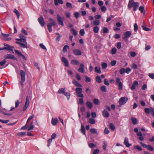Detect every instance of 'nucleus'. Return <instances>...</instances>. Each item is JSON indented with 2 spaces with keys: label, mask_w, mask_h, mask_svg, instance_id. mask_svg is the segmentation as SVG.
<instances>
[{
  "label": "nucleus",
  "mask_w": 154,
  "mask_h": 154,
  "mask_svg": "<svg viewBox=\"0 0 154 154\" xmlns=\"http://www.w3.org/2000/svg\"><path fill=\"white\" fill-rule=\"evenodd\" d=\"M21 32L23 34H24L25 35H27L28 34L26 32V30H24L23 29H22L21 30Z\"/></svg>",
  "instance_id": "60"
},
{
  "label": "nucleus",
  "mask_w": 154,
  "mask_h": 154,
  "mask_svg": "<svg viewBox=\"0 0 154 154\" xmlns=\"http://www.w3.org/2000/svg\"><path fill=\"white\" fill-rule=\"evenodd\" d=\"M82 89L80 88H77L75 89L76 92L77 94V96L80 97H83L84 95L82 93Z\"/></svg>",
  "instance_id": "4"
},
{
  "label": "nucleus",
  "mask_w": 154,
  "mask_h": 154,
  "mask_svg": "<svg viewBox=\"0 0 154 154\" xmlns=\"http://www.w3.org/2000/svg\"><path fill=\"white\" fill-rule=\"evenodd\" d=\"M131 68L133 69H136L137 68V65L134 63H133L131 66Z\"/></svg>",
  "instance_id": "51"
},
{
  "label": "nucleus",
  "mask_w": 154,
  "mask_h": 154,
  "mask_svg": "<svg viewBox=\"0 0 154 154\" xmlns=\"http://www.w3.org/2000/svg\"><path fill=\"white\" fill-rule=\"evenodd\" d=\"M106 88L105 86H103L101 87V90L103 92L106 91Z\"/></svg>",
  "instance_id": "52"
},
{
  "label": "nucleus",
  "mask_w": 154,
  "mask_h": 154,
  "mask_svg": "<svg viewBox=\"0 0 154 154\" xmlns=\"http://www.w3.org/2000/svg\"><path fill=\"white\" fill-rule=\"evenodd\" d=\"M93 102L94 104L98 105L99 103V100L97 99H94L93 100Z\"/></svg>",
  "instance_id": "45"
},
{
  "label": "nucleus",
  "mask_w": 154,
  "mask_h": 154,
  "mask_svg": "<svg viewBox=\"0 0 154 154\" xmlns=\"http://www.w3.org/2000/svg\"><path fill=\"white\" fill-rule=\"evenodd\" d=\"M13 11L16 14L17 18H19L20 16V14L18 10L16 9H15Z\"/></svg>",
  "instance_id": "36"
},
{
  "label": "nucleus",
  "mask_w": 154,
  "mask_h": 154,
  "mask_svg": "<svg viewBox=\"0 0 154 154\" xmlns=\"http://www.w3.org/2000/svg\"><path fill=\"white\" fill-rule=\"evenodd\" d=\"M38 20L40 25L42 27H43L45 24V23L44 21V18L42 16H41L40 17H39Z\"/></svg>",
  "instance_id": "10"
},
{
  "label": "nucleus",
  "mask_w": 154,
  "mask_h": 154,
  "mask_svg": "<svg viewBox=\"0 0 154 154\" xmlns=\"http://www.w3.org/2000/svg\"><path fill=\"white\" fill-rule=\"evenodd\" d=\"M131 71V69L129 67L127 68L125 70V72L127 74H129Z\"/></svg>",
  "instance_id": "48"
},
{
  "label": "nucleus",
  "mask_w": 154,
  "mask_h": 154,
  "mask_svg": "<svg viewBox=\"0 0 154 154\" xmlns=\"http://www.w3.org/2000/svg\"><path fill=\"white\" fill-rule=\"evenodd\" d=\"M131 35V33L130 31H127L125 32L124 34V36L128 38Z\"/></svg>",
  "instance_id": "27"
},
{
  "label": "nucleus",
  "mask_w": 154,
  "mask_h": 154,
  "mask_svg": "<svg viewBox=\"0 0 154 154\" xmlns=\"http://www.w3.org/2000/svg\"><path fill=\"white\" fill-rule=\"evenodd\" d=\"M58 122L57 118H52L51 120V123L53 125H56Z\"/></svg>",
  "instance_id": "17"
},
{
  "label": "nucleus",
  "mask_w": 154,
  "mask_h": 154,
  "mask_svg": "<svg viewBox=\"0 0 154 154\" xmlns=\"http://www.w3.org/2000/svg\"><path fill=\"white\" fill-rule=\"evenodd\" d=\"M103 115L105 117H108L109 116V114L108 112L106 109H104L102 112Z\"/></svg>",
  "instance_id": "18"
},
{
  "label": "nucleus",
  "mask_w": 154,
  "mask_h": 154,
  "mask_svg": "<svg viewBox=\"0 0 154 154\" xmlns=\"http://www.w3.org/2000/svg\"><path fill=\"white\" fill-rule=\"evenodd\" d=\"M101 66L103 69H105L106 68L107 65L106 63H103L101 64Z\"/></svg>",
  "instance_id": "49"
},
{
  "label": "nucleus",
  "mask_w": 154,
  "mask_h": 154,
  "mask_svg": "<svg viewBox=\"0 0 154 154\" xmlns=\"http://www.w3.org/2000/svg\"><path fill=\"white\" fill-rule=\"evenodd\" d=\"M125 72V69L124 68H122L119 70V72L120 74H122Z\"/></svg>",
  "instance_id": "58"
},
{
  "label": "nucleus",
  "mask_w": 154,
  "mask_h": 154,
  "mask_svg": "<svg viewBox=\"0 0 154 154\" xmlns=\"http://www.w3.org/2000/svg\"><path fill=\"white\" fill-rule=\"evenodd\" d=\"M4 57L5 59H11L17 61V59L16 57L14 55L11 54L5 55Z\"/></svg>",
  "instance_id": "9"
},
{
  "label": "nucleus",
  "mask_w": 154,
  "mask_h": 154,
  "mask_svg": "<svg viewBox=\"0 0 154 154\" xmlns=\"http://www.w3.org/2000/svg\"><path fill=\"white\" fill-rule=\"evenodd\" d=\"M71 63L74 65H78L79 64V62L76 60H72L71 61Z\"/></svg>",
  "instance_id": "22"
},
{
  "label": "nucleus",
  "mask_w": 154,
  "mask_h": 154,
  "mask_svg": "<svg viewBox=\"0 0 154 154\" xmlns=\"http://www.w3.org/2000/svg\"><path fill=\"white\" fill-rule=\"evenodd\" d=\"M95 71L98 73H100L101 72L100 67L96 66L95 67Z\"/></svg>",
  "instance_id": "34"
},
{
  "label": "nucleus",
  "mask_w": 154,
  "mask_h": 154,
  "mask_svg": "<svg viewBox=\"0 0 154 154\" xmlns=\"http://www.w3.org/2000/svg\"><path fill=\"white\" fill-rule=\"evenodd\" d=\"M138 84V82L137 81H135L133 84L132 85L131 87V90H134L135 89V86L137 85Z\"/></svg>",
  "instance_id": "23"
},
{
  "label": "nucleus",
  "mask_w": 154,
  "mask_h": 154,
  "mask_svg": "<svg viewBox=\"0 0 154 154\" xmlns=\"http://www.w3.org/2000/svg\"><path fill=\"white\" fill-rule=\"evenodd\" d=\"M104 84L107 85H109V84L106 79H105L104 80Z\"/></svg>",
  "instance_id": "59"
},
{
  "label": "nucleus",
  "mask_w": 154,
  "mask_h": 154,
  "mask_svg": "<svg viewBox=\"0 0 154 154\" xmlns=\"http://www.w3.org/2000/svg\"><path fill=\"white\" fill-rule=\"evenodd\" d=\"M91 116L93 119H95L96 117V114L94 112H93L91 113Z\"/></svg>",
  "instance_id": "61"
},
{
  "label": "nucleus",
  "mask_w": 154,
  "mask_h": 154,
  "mask_svg": "<svg viewBox=\"0 0 154 154\" xmlns=\"http://www.w3.org/2000/svg\"><path fill=\"white\" fill-rule=\"evenodd\" d=\"M88 122L91 124L94 125L95 123V120L94 119L90 118L88 120Z\"/></svg>",
  "instance_id": "28"
},
{
  "label": "nucleus",
  "mask_w": 154,
  "mask_h": 154,
  "mask_svg": "<svg viewBox=\"0 0 154 154\" xmlns=\"http://www.w3.org/2000/svg\"><path fill=\"white\" fill-rule=\"evenodd\" d=\"M99 30V28L98 26H95L93 28L94 32L95 33H98Z\"/></svg>",
  "instance_id": "32"
},
{
  "label": "nucleus",
  "mask_w": 154,
  "mask_h": 154,
  "mask_svg": "<svg viewBox=\"0 0 154 154\" xmlns=\"http://www.w3.org/2000/svg\"><path fill=\"white\" fill-rule=\"evenodd\" d=\"M90 131L93 134H97V130L94 128H91L90 129Z\"/></svg>",
  "instance_id": "30"
},
{
  "label": "nucleus",
  "mask_w": 154,
  "mask_h": 154,
  "mask_svg": "<svg viewBox=\"0 0 154 154\" xmlns=\"http://www.w3.org/2000/svg\"><path fill=\"white\" fill-rule=\"evenodd\" d=\"M91 24L94 26H97L99 25L100 24V21L97 20H95L91 23Z\"/></svg>",
  "instance_id": "19"
},
{
  "label": "nucleus",
  "mask_w": 154,
  "mask_h": 154,
  "mask_svg": "<svg viewBox=\"0 0 154 154\" xmlns=\"http://www.w3.org/2000/svg\"><path fill=\"white\" fill-rule=\"evenodd\" d=\"M128 100V99L127 98L122 97L120 98L119 102L120 105H123L126 103Z\"/></svg>",
  "instance_id": "7"
},
{
  "label": "nucleus",
  "mask_w": 154,
  "mask_h": 154,
  "mask_svg": "<svg viewBox=\"0 0 154 154\" xmlns=\"http://www.w3.org/2000/svg\"><path fill=\"white\" fill-rule=\"evenodd\" d=\"M100 9L102 12H105L106 10V8L104 6H101Z\"/></svg>",
  "instance_id": "56"
},
{
  "label": "nucleus",
  "mask_w": 154,
  "mask_h": 154,
  "mask_svg": "<svg viewBox=\"0 0 154 154\" xmlns=\"http://www.w3.org/2000/svg\"><path fill=\"white\" fill-rule=\"evenodd\" d=\"M66 90L64 88H60L58 92L59 94H63L64 95L66 93Z\"/></svg>",
  "instance_id": "20"
},
{
  "label": "nucleus",
  "mask_w": 154,
  "mask_h": 154,
  "mask_svg": "<svg viewBox=\"0 0 154 154\" xmlns=\"http://www.w3.org/2000/svg\"><path fill=\"white\" fill-rule=\"evenodd\" d=\"M119 85V89L121 90H122L123 88L122 84V83H120L118 84Z\"/></svg>",
  "instance_id": "63"
},
{
  "label": "nucleus",
  "mask_w": 154,
  "mask_h": 154,
  "mask_svg": "<svg viewBox=\"0 0 154 154\" xmlns=\"http://www.w3.org/2000/svg\"><path fill=\"white\" fill-rule=\"evenodd\" d=\"M16 43L17 44H19L20 45L21 47L23 48H27V46L26 45V44H23L21 42H16Z\"/></svg>",
  "instance_id": "21"
},
{
  "label": "nucleus",
  "mask_w": 154,
  "mask_h": 154,
  "mask_svg": "<svg viewBox=\"0 0 154 154\" xmlns=\"http://www.w3.org/2000/svg\"><path fill=\"white\" fill-rule=\"evenodd\" d=\"M81 131L84 135H85V131L84 126L82 124L81 125Z\"/></svg>",
  "instance_id": "25"
},
{
  "label": "nucleus",
  "mask_w": 154,
  "mask_h": 154,
  "mask_svg": "<svg viewBox=\"0 0 154 154\" xmlns=\"http://www.w3.org/2000/svg\"><path fill=\"white\" fill-rule=\"evenodd\" d=\"M14 51L15 53L17 55H18V56L20 57H22V58L25 60H26V58L25 56H24L21 53L17 51V50H14Z\"/></svg>",
  "instance_id": "16"
},
{
  "label": "nucleus",
  "mask_w": 154,
  "mask_h": 154,
  "mask_svg": "<svg viewBox=\"0 0 154 154\" xmlns=\"http://www.w3.org/2000/svg\"><path fill=\"white\" fill-rule=\"evenodd\" d=\"M104 134H107L109 133V131L107 128H106L104 130Z\"/></svg>",
  "instance_id": "46"
},
{
  "label": "nucleus",
  "mask_w": 154,
  "mask_h": 154,
  "mask_svg": "<svg viewBox=\"0 0 154 154\" xmlns=\"http://www.w3.org/2000/svg\"><path fill=\"white\" fill-rule=\"evenodd\" d=\"M124 144L127 147H129L131 145V144L129 143L128 139L127 137H125L124 141Z\"/></svg>",
  "instance_id": "13"
},
{
  "label": "nucleus",
  "mask_w": 154,
  "mask_h": 154,
  "mask_svg": "<svg viewBox=\"0 0 154 154\" xmlns=\"http://www.w3.org/2000/svg\"><path fill=\"white\" fill-rule=\"evenodd\" d=\"M138 29V26L137 24L135 23L134 24V30L135 31H137Z\"/></svg>",
  "instance_id": "53"
},
{
  "label": "nucleus",
  "mask_w": 154,
  "mask_h": 154,
  "mask_svg": "<svg viewBox=\"0 0 154 154\" xmlns=\"http://www.w3.org/2000/svg\"><path fill=\"white\" fill-rule=\"evenodd\" d=\"M57 19L59 24L63 26H64L63 21L64 20V17H61L59 14H57Z\"/></svg>",
  "instance_id": "3"
},
{
  "label": "nucleus",
  "mask_w": 154,
  "mask_h": 154,
  "mask_svg": "<svg viewBox=\"0 0 154 154\" xmlns=\"http://www.w3.org/2000/svg\"><path fill=\"white\" fill-rule=\"evenodd\" d=\"M20 74L21 77V81H20L19 83L22 85V87L23 86V82L25 81L26 80V73L23 70H21L20 71Z\"/></svg>",
  "instance_id": "2"
},
{
  "label": "nucleus",
  "mask_w": 154,
  "mask_h": 154,
  "mask_svg": "<svg viewBox=\"0 0 154 154\" xmlns=\"http://www.w3.org/2000/svg\"><path fill=\"white\" fill-rule=\"evenodd\" d=\"M116 49L115 48H113L112 49L111 53L112 54H114L116 53Z\"/></svg>",
  "instance_id": "41"
},
{
  "label": "nucleus",
  "mask_w": 154,
  "mask_h": 154,
  "mask_svg": "<svg viewBox=\"0 0 154 154\" xmlns=\"http://www.w3.org/2000/svg\"><path fill=\"white\" fill-rule=\"evenodd\" d=\"M85 33V31L84 29H81L79 32L80 34L82 36H83L84 35Z\"/></svg>",
  "instance_id": "47"
},
{
  "label": "nucleus",
  "mask_w": 154,
  "mask_h": 154,
  "mask_svg": "<svg viewBox=\"0 0 154 154\" xmlns=\"http://www.w3.org/2000/svg\"><path fill=\"white\" fill-rule=\"evenodd\" d=\"M103 149L104 150H106V147L107 145V143L105 141H104L103 142Z\"/></svg>",
  "instance_id": "54"
},
{
  "label": "nucleus",
  "mask_w": 154,
  "mask_h": 154,
  "mask_svg": "<svg viewBox=\"0 0 154 154\" xmlns=\"http://www.w3.org/2000/svg\"><path fill=\"white\" fill-rule=\"evenodd\" d=\"M110 128L112 131H114L115 129V126L112 123H110L109 125Z\"/></svg>",
  "instance_id": "35"
},
{
  "label": "nucleus",
  "mask_w": 154,
  "mask_h": 154,
  "mask_svg": "<svg viewBox=\"0 0 154 154\" xmlns=\"http://www.w3.org/2000/svg\"><path fill=\"white\" fill-rule=\"evenodd\" d=\"M56 24V23L55 21L52 22L51 23L48 24L47 25V27L49 31L51 32L52 31V26H54Z\"/></svg>",
  "instance_id": "8"
},
{
  "label": "nucleus",
  "mask_w": 154,
  "mask_h": 154,
  "mask_svg": "<svg viewBox=\"0 0 154 154\" xmlns=\"http://www.w3.org/2000/svg\"><path fill=\"white\" fill-rule=\"evenodd\" d=\"M138 6L139 4L138 2H134V0H130L129 2L128 7L129 8L133 7V10L135 11L137 10Z\"/></svg>",
  "instance_id": "1"
},
{
  "label": "nucleus",
  "mask_w": 154,
  "mask_h": 154,
  "mask_svg": "<svg viewBox=\"0 0 154 154\" xmlns=\"http://www.w3.org/2000/svg\"><path fill=\"white\" fill-rule=\"evenodd\" d=\"M67 48H69L68 46L67 45H65V46H64V47L63 48V51L64 52H66L67 51Z\"/></svg>",
  "instance_id": "44"
},
{
  "label": "nucleus",
  "mask_w": 154,
  "mask_h": 154,
  "mask_svg": "<svg viewBox=\"0 0 154 154\" xmlns=\"http://www.w3.org/2000/svg\"><path fill=\"white\" fill-rule=\"evenodd\" d=\"M96 81L98 83H100L101 82V80L100 76H97L96 78Z\"/></svg>",
  "instance_id": "40"
},
{
  "label": "nucleus",
  "mask_w": 154,
  "mask_h": 154,
  "mask_svg": "<svg viewBox=\"0 0 154 154\" xmlns=\"http://www.w3.org/2000/svg\"><path fill=\"white\" fill-rule=\"evenodd\" d=\"M34 125H30L29 126V128L28 129V131H30L32 130L34 128Z\"/></svg>",
  "instance_id": "64"
},
{
  "label": "nucleus",
  "mask_w": 154,
  "mask_h": 154,
  "mask_svg": "<svg viewBox=\"0 0 154 154\" xmlns=\"http://www.w3.org/2000/svg\"><path fill=\"white\" fill-rule=\"evenodd\" d=\"M73 53L75 55H80L82 54L81 51L79 49H75L73 51Z\"/></svg>",
  "instance_id": "15"
},
{
  "label": "nucleus",
  "mask_w": 154,
  "mask_h": 154,
  "mask_svg": "<svg viewBox=\"0 0 154 154\" xmlns=\"http://www.w3.org/2000/svg\"><path fill=\"white\" fill-rule=\"evenodd\" d=\"M54 4L55 5H57L59 3L62 4H63V1L62 0H54Z\"/></svg>",
  "instance_id": "26"
},
{
  "label": "nucleus",
  "mask_w": 154,
  "mask_h": 154,
  "mask_svg": "<svg viewBox=\"0 0 154 154\" xmlns=\"http://www.w3.org/2000/svg\"><path fill=\"white\" fill-rule=\"evenodd\" d=\"M145 112L147 114H149L151 112L152 116H154V109L152 107L150 108H146L144 109Z\"/></svg>",
  "instance_id": "5"
},
{
  "label": "nucleus",
  "mask_w": 154,
  "mask_h": 154,
  "mask_svg": "<svg viewBox=\"0 0 154 154\" xmlns=\"http://www.w3.org/2000/svg\"><path fill=\"white\" fill-rule=\"evenodd\" d=\"M6 63V61L5 59H4L2 61L0 62V66H3Z\"/></svg>",
  "instance_id": "55"
},
{
  "label": "nucleus",
  "mask_w": 154,
  "mask_h": 154,
  "mask_svg": "<svg viewBox=\"0 0 154 154\" xmlns=\"http://www.w3.org/2000/svg\"><path fill=\"white\" fill-rule=\"evenodd\" d=\"M73 83L76 86L79 87H82V85L81 84H79L77 81L76 80L74 81L73 82Z\"/></svg>",
  "instance_id": "29"
},
{
  "label": "nucleus",
  "mask_w": 154,
  "mask_h": 154,
  "mask_svg": "<svg viewBox=\"0 0 154 154\" xmlns=\"http://www.w3.org/2000/svg\"><path fill=\"white\" fill-rule=\"evenodd\" d=\"M80 67L78 69V71L82 73H84L85 70L84 69V64L82 63H81L80 64Z\"/></svg>",
  "instance_id": "11"
},
{
  "label": "nucleus",
  "mask_w": 154,
  "mask_h": 154,
  "mask_svg": "<svg viewBox=\"0 0 154 154\" xmlns=\"http://www.w3.org/2000/svg\"><path fill=\"white\" fill-rule=\"evenodd\" d=\"M19 41H20L22 42H23L26 44H27L26 42V40L25 38V37H23V38H21L18 39Z\"/></svg>",
  "instance_id": "31"
},
{
  "label": "nucleus",
  "mask_w": 154,
  "mask_h": 154,
  "mask_svg": "<svg viewBox=\"0 0 154 154\" xmlns=\"http://www.w3.org/2000/svg\"><path fill=\"white\" fill-rule=\"evenodd\" d=\"M134 149H137L139 151H141L142 150V148L139 146H134Z\"/></svg>",
  "instance_id": "43"
},
{
  "label": "nucleus",
  "mask_w": 154,
  "mask_h": 154,
  "mask_svg": "<svg viewBox=\"0 0 154 154\" xmlns=\"http://www.w3.org/2000/svg\"><path fill=\"white\" fill-rule=\"evenodd\" d=\"M26 134L25 132H20L17 134L18 136L20 137H22L24 136Z\"/></svg>",
  "instance_id": "38"
},
{
  "label": "nucleus",
  "mask_w": 154,
  "mask_h": 154,
  "mask_svg": "<svg viewBox=\"0 0 154 154\" xmlns=\"http://www.w3.org/2000/svg\"><path fill=\"white\" fill-rule=\"evenodd\" d=\"M29 103L30 101L29 100V97L28 96H27L26 97L25 104L23 108V111H25L26 109L29 106Z\"/></svg>",
  "instance_id": "6"
},
{
  "label": "nucleus",
  "mask_w": 154,
  "mask_h": 154,
  "mask_svg": "<svg viewBox=\"0 0 154 154\" xmlns=\"http://www.w3.org/2000/svg\"><path fill=\"white\" fill-rule=\"evenodd\" d=\"M71 33L74 35H76L77 34V33L76 30L73 28H72L71 29Z\"/></svg>",
  "instance_id": "39"
},
{
  "label": "nucleus",
  "mask_w": 154,
  "mask_h": 154,
  "mask_svg": "<svg viewBox=\"0 0 154 154\" xmlns=\"http://www.w3.org/2000/svg\"><path fill=\"white\" fill-rule=\"evenodd\" d=\"M148 76L151 79H154V73H149Z\"/></svg>",
  "instance_id": "57"
},
{
  "label": "nucleus",
  "mask_w": 154,
  "mask_h": 154,
  "mask_svg": "<svg viewBox=\"0 0 154 154\" xmlns=\"http://www.w3.org/2000/svg\"><path fill=\"white\" fill-rule=\"evenodd\" d=\"M62 61L64 63V65L68 67L69 66V63L68 60L64 57H62L61 58Z\"/></svg>",
  "instance_id": "12"
},
{
  "label": "nucleus",
  "mask_w": 154,
  "mask_h": 154,
  "mask_svg": "<svg viewBox=\"0 0 154 154\" xmlns=\"http://www.w3.org/2000/svg\"><path fill=\"white\" fill-rule=\"evenodd\" d=\"M131 120L134 125H135L137 124V119L136 118H131Z\"/></svg>",
  "instance_id": "33"
},
{
  "label": "nucleus",
  "mask_w": 154,
  "mask_h": 154,
  "mask_svg": "<svg viewBox=\"0 0 154 154\" xmlns=\"http://www.w3.org/2000/svg\"><path fill=\"white\" fill-rule=\"evenodd\" d=\"M14 48L13 46H11L8 45L7 47H4L3 49L4 50H8V51H13ZM13 53H14V52H13Z\"/></svg>",
  "instance_id": "14"
},
{
  "label": "nucleus",
  "mask_w": 154,
  "mask_h": 154,
  "mask_svg": "<svg viewBox=\"0 0 154 154\" xmlns=\"http://www.w3.org/2000/svg\"><path fill=\"white\" fill-rule=\"evenodd\" d=\"M103 32L105 33H107L108 32V30L107 28L106 27H104L103 28Z\"/></svg>",
  "instance_id": "50"
},
{
  "label": "nucleus",
  "mask_w": 154,
  "mask_h": 154,
  "mask_svg": "<svg viewBox=\"0 0 154 154\" xmlns=\"http://www.w3.org/2000/svg\"><path fill=\"white\" fill-rule=\"evenodd\" d=\"M86 104L87 106L90 109H91L93 107V104L92 103L90 102H87Z\"/></svg>",
  "instance_id": "24"
},
{
  "label": "nucleus",
  "mask_w": 154,
  "mask_h": 154,
  "mask_svg": "<svg viewBox=\"0 0 154 154\" xmlns=\"http://www.w3.org/2000/svg\"><path fill=\"white\" fill-rule=\"evenodd\" d=\"M68 100H69L70 96V94L69 92H66L64 94Z\"/></svg>",
  "instance_id": "42"
},
{
  "label": "nucleus",
  "mask_w": 154,
  "mask_h": 154,
  "mask_svg": "<svg viewBox=\"0 0 154 154\" xmlns=\"http://www.w3.org/2000/svg\"><path fill=\"white\" fill-rule=\"evenodd\" d=\"M147 149L148 150L152 151H153L154 150L153 147L150 145H147Z\"/></svg>",
  "instance_id": "37"
},
{
  "label": "nucleus",
  "mask_w": 154,
  "mask_h": 154,
  "mask_svg": "<svg viewBox=\"0 0 154 154\" xmlns=\"http://www.w3.org/2000/svg\"><path fill=\"white\" fill-rule=\"evenodd\" d=\"M142 27L143 29L146 31H149L150 30V29L146 27L145 26H142Z\"/></svg>",
  "instance_id": "62"
}]
</instances>
